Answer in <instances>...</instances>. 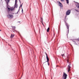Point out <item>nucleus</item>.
<instances>
[{
  "label": "nucleus",
  "mask_w": 79,
  "mask_h": 79,
  "mask_svg": "<svg viewBox=\"0 0 79 79\" xmlns=\"http://www.w3.org/2000/svg\"><path fill=\"white\" fill-rule=\"evenodd\" d=\"M71 13V10H67L66 12V15H69Z\"/></svg>",
  "instance_id": "3"
},
{
  "label": "nucleus",
  "mask_w": 79,
  "mask_h": 79,
  "mask_svg": "<svg viewBox=\"0 0 79 79\" xmlns=\"http://www.w3.org/2000/svg\"><path fill=\"white\" fill-rule=\"evenodd\" d=\"M23 5V3L21 5H20L21 7H22V5Z\"/></svg>",
  "instance_id": "24"
},
{
  "label": "nucleus",
  "mask_w": 79,
  "mask_h": 79,
  "mask_svg": "<svg viewBox=\"0 0 79 79\" xmlns=\"http://www.w3.org/2000/svg\"><path fill=\"white\" fill-rule=\"evenodd\" d=\"M5 2H7V0H5Z\"/></svg>",
  "instance_id": "26"
},
{
  "label": "nucleus",
  "mask_w": 79,
  "mask_h": 79,
  "mask_svg": "<svg viewBox=\"0 0 79 79\" xmlns=\"http://www.w3.org/2000/svg\"><path fill=\"white\" fill-rule=\"evenodd\" d=\"M19 11V10L17 12L16 14H18Z\"/></svg>",
  "instance_id": "18"
},
{
  "label": "nucleus",
  "mask_w": 79,
  "mask_h": 79,
  "mask_svg": "<svg viewBox=\"0 0 79 79\" xmlns=\"http://www.w3.org/2000/svg\"><path fill=\"white\" fill-rule=\"evenodd\" d=\"M45 53L46 54V56H48L47 55V53H46V52H45Z\"/></svg>",
  "instance_id": "20"
},
{
  "label": "nucleus",
  "mask_w": 79,
  "mask_h": 79,
  "mask_svg": "<svg viewBox=\"0 0 79 79\" xmlns=\"http://www.w3.org/2000/svg\"><path fill=\"white\" fill-rule=\"evenodd\" d=\"M14 37V35H12L10 36V37L11 38H13Z\"/></svg>",
  "instance_id": "12"
},
{
  "label": "nucleus",
  "mask_w": 79,
  "mask_h": 79,
  "mask_svg": "<svg viewBox=\"0 0 79 79\" xmlns=\"http://www.w3.org/2000/svg\"><path fill=\"white\" fill-rule=\"evenodd\" d=\"M59 5L60 6V7H63V5L60 2H59Z\"/></svg>",
  "instance_id": "7"
},
{
  "label": "nucleus",
  "mask_w": 79,
  "mask_h": 79,
  "mask_svg": "<svg viewBox=\"0 0 79 79\" xmlns=\"http://www.w3.org/2000/svg\"><path fill=\"white\" fill-rule=\"evenodd\" d=\"M20 22H19V23H20Z\"/></svg>",
  "instance_id": "30"
},
{
  "label": "nucleus",
  "mask_w": 79,
  "mask_h": 79,
  "mask_svg": "<svg viewBox=\"0 0 79 79\" xmlns=\"http://www.w3.org/2000/svg\"><path fill=\"white\" fill-rule=\"evenodd\" d=\"M67 74H66L64 72L63 76V79H66L67 78Z\"/></svg>",
  "instance_id": "2"
},
{
  "label": "nucleus",
  "mask_w": 79,
  "mask_h": 79,
  "mask_svg": "<svg viewBox=\"0 0 79 79\" xmlns=\"http://www.w3.org/2000/svg\"><path fill=\"white\" fill-rule=\"evenodd\" d=\"M44 64H46V65H47V64H46V63H44H44H43V65H44Z\"/></svg>",
  "instance_id": "22"
},
{
  "label": "nucleus",
  "mask_w": 79,
  "mask_h": 79,
  "mask_svg": "<svg viewBox=\"0 0 79 79\" xmlns=\"http://www.w3.org/2000/svg\"><path fill=\"white\" fill-rule=\"evenodd\" d=\"M41 21H42V22L43 21V19H42V18H41Z\"/></svg>",
  "instance_id": "21"
},
{
  "label": "nucleus",
  "mask_w": 79,
  "mask_h": 79,
  "mask_svg": "<svg viewBox=\"0 0 79 79\" xmlns=\"http://www.w3.org/2000/svg\"><path fill=\"white\" fill-rule=\"evenodd\" d=\"M73 42H74V41H73Z\"/></svg>",
  "instance_id": "29"
},
{
  "label": "nucleus",
  "mask_w": 79,
  "mask_h": 79,
  "mask_svg": "<svg viewBox=\"0 0 79 79\" xmlns=\"http://www.w3.org/2000/svg\"><path fill=\"white\" fill-rule=\"evenodd\" d=\"M67 62L69 64V60H67ZM70 65H71V64H69V65H68V72H69V71H70V70L71 69V66H70Z\"/></svg>",
  "instance_id": "1"
},
{
  "label": "nucleus",
  "mask_w": 79,
  "mask_h": 79,
  "mask_svg": "<svg viewBox=\"0 0 79 79\" xmlns=\"http://www.w3.org/2000/svg\"><path fill=\"white\" fill-rule=\"evenodd\" d=\"M49 30H50V28L48 27L47 29V32H49Z\"/></svg>",
  "instance_id": "11"
},
{
  "label": "nucleus",
  "mask_w": 79,
  "mask_h": 79,
  "mask_svg": "<svg viewBox=\"0 0 79 79\" xmlns=\"http://www.w3.org/2000/svg\"><path fill=\"white\" fill-rule=\"evenodd\" d=\"M17 8L18 7V5L17 4V1H16V0L15 1V8Z\"/></svg>",
  "instance_id": "6"
},
{
  "label": "nucleus",
  "mask_w": 79,
  "mask_h": 79,
  "mask_svg": "<svg viewBox=\"0 0 79 79\" xmlns=\"http://www.w3.org/2000/svg\"><path fill=\"white\" fill-rule=\"evenodd\" d=\"M65 25L67 27L68 29V34L69 33V27H68V24H67V23H66Z\"/></svg>",
  "instance_id": "8"
},
{
  "label": "nucleus",
  "mask_w": 79,
  "mask_h": 79,
  "mask_svg": "<svg viewBox=\"0 0 79 79\" xmlns=\"http://www.w3.org/2000/svg\"><path fill=\"white\" fill-rule=\"evenodd\" d=\"M7 18H10L11 19V18H13V15H7Z\"/></svg>",
  "instance_id": "5"
},
{
  "label": "nucleus",
  "mask_w": 79,
  "mask_h": 79,
  "mask_svg": "<svg viewBox=\"0 0 79 79\" xmlns=\"http://www.w3.org/2000/svg\"><path fill=\"white\" fill-rule=\"evenodd\" d=\"M48 64V65L49 66V64H48V62L47 64Z\"/></svg>",
  "instance_id": "25"
},
{
  "label": "nucleus",
  "mask_w": 79,
  "mask_h": 79,
  "mask_svg": "<svg viewBox=\"0 0 79 79\" xmlns=\"http://www.w3.org/2000/svg\"><path fill=\"white\" fill-rule=\"evenodd\" d=\"M7 4H8V3L10 2V0H7Z\"/></svg>",
  "instance_id": "15"
},
{
  "label": "nucleus",
  "mask_w": 79,
  "mask_h": 79,
  "mask_svg": "<svg viewBox=\"0 0 79 79\" xmlns=\"http://www.w3.org/2000/svg\"><path fill=\"white\" fill-rule=\"evenodd\" d=\"M19 2H20V3H21V1H20V0H19Z\"/></svg>",
  "instance_id": "28"
},
{
  "label": "nucleus",
  "mask_w": 79,
  "mask_h": 79,
  "mask_svg": "<svg viewBox=\"0 0 79 79\" xmlns=\"http://www.w3.org/2000/svg\"><path fill=\"white\" fill-rule=\"evenodd\" d=\"M19 8H20V6L19 7Z\"/></svg>",
  "instance_id": "32"
},
{
  "label": "nucleus",
  "mask_w": 79,
  "mask_h": 79,
  "mask_svg": "<svg viewBox=\"0 0 79 79\" xmlns=\"http://www.w3.org/2000/svg\"><path fill=\"white\" fill-rule=\"evenodd\" d=\"M8 10H10L11 9H10V8H9V7H8Z\"/></svg>",
  "instance_id": "19"
},
{
  "label": "nucleus",
  "mask_w": 79,
  "mask_h": 79,
  "mask_svg": "<svg viewBox=\"0 0 79 79\" xmlns=\"http://www.w3.org/2000/svg\"><path fill=\"white\" fill-rule=\"evenodd\" d=\"M75 10L77 11V12H79V10H76V9H75Z\"/></svg>",
  "instance_id": "17"
},
{
  "label": "nucleus",
  "mask_w": 79,
  "mask_h": 79,
  "mask_svg": "<svg viewBox=\"0 0 79 79\" xmlns=\"http://www.w3.org/2000/svg\"><path fill=\"white\" fill-rule=\"evenodd\" d=\"M22 13L23 12V8H22Z\"/></svg>",
  "instance_id": "23"
},
{
  "label": "nucleus",
  "mask_w": 79,
  "mask_h": 79,
  "mask_svg": "<svg viewBox=\"0 0 79 79\" xmlns=\"http://www.w3.org/2000/svg\"><path fill=\"white\" fill-rule=\"evenodd\" d=\"M46 58L47 60V61L45 62L44 63V64H45V63H46L47 64V63H48V62L49 61V58H48V56H46Z\"/></svg>",
  "instance_id": "4"
},
{
  "label": "nucleus",
  "mask_w": 79,
  "mask_h": 79,
  "mask_svg": "<svg viewBox=\"0 0 79 79\" xmlns=\"http://www.w3.org/2000/svg\"><path fill=\"white\" fill-rule=\"evenodd\" d=\"M62 56L63 58H64L65 57V56H64V54H62Z\"/></svg>",
  "instance_id": "14"
},
{
  "label": "nucleus",
  "mask_w": 79,
  "mask_h": 79,
  "mask_svg": "<svg viewBox=\"0 0 79 79\" xmlns=\"http://www.w3.org/2000/svg\"><path fill=\"white\" fill-rule=\"evenodd\" d=\"M0 31H1V30H0Z\"/></svg>",
  "instance_id": "31"
},
{
  "label": "nucleus",
  "mask_w": 79,
  "mask_h": 79,
  "mask_svg": "<svg viewBox=\"0 0 79 79\" xmlns=\"http://www.w3.org/2000/svg\"><path fill=\"white\" fill-rule=\"evenodd\" d=\"M13 10H14V8H12L10 9V10L11 11H13Z\"/></svg>",
  "instance_id": "16"
},
{
  "label": "nucleus",
  "mask_w": 79,
  "mask_h": 79,
  "mask_svg": "<svg viewBox=\"0 0 79 79\" xmlns=\"http://www.w3.org/2000/svg\"><path fill=\"white\" fill-rule=\"evenodd\" d=\"M76 6H77V8H78L79 9V3H76Z\"/></svg>",
  "instance_id": "9"
},
{
  "label": "nucleus",
  "mask_w": 79,
  "mask_h": 79,
  "mask_svg": "<svg viewBox=\"0 0 79 79\" xmlns=\"http://www.w3.org/2000/svg\"><path fill=\"white\" fill-rule=\"evenodd\" d=\"M11 27H12L13 30H15V29L16 28V27H14V26H11Z\"/></svg>",
  "instance_id": "10"
},
{
  "label": "nucleus",
  "mask_w": 79,
  "mask_h": 79,
  "mask_svg": "<svg viewBox=\"0 0 79 79\" xmlns=\"http://www.w3.org/2000/svg\"><path fill=\"white\" fill-rule=\"evenodd\" d=\"M61 0V1H64V0Z\"/></svg>",
  "instance_id": "27"
},
{
  "label": "nucleus",
  "mask_w": 79,
  "mask_h": 79,
  "mask_svg": "<svg viewBox=\"0 0 79 79\" xmlns=\"http://www.w3.org/2000/svg\"><path fill=\"white\" fill-rule=\"evenodd\" d=\"M67 3L68 4L69 3V0H66Z\"/></svg>",
  "instance_id": "13"
}]
</instances>
